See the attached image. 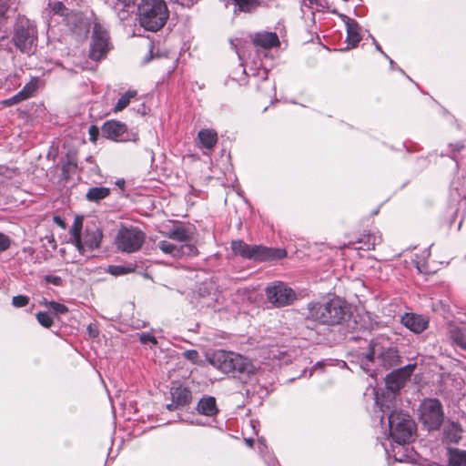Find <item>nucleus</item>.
Wrapping results in <instances>:
<instances>
[{"mask_svg": "<svg viewBox=\"0 0 466 466\" xmlns=\"http://www.w3.org/2000/svg\"><path fill=\"white\" fill-rule=\"evenodd\" d=\"M208 362L217 370L225 374L253 375L256 367L248 358L233 351L217 350L213 352Z\"/></svg>", "mask_w": 466, "mask_h": 466, "instance_id": "obj_1", "label": "nucleus"}, {"mask_svg": "<svg viewBox=\"0 0 466 466\" xmlns=\"http://www.w3.org/2000/svg\"><path fill=\"white\" fill-rule=\"evenodd\" d=\"M83 228V217L76 216L69 230L71 242L75 245L81 255L93 251L100 247L103 232L96 222L86 224L84 234H81Z\"/></svg>", "mask_w": 466, "mask_h": 466, "instance_id": "obj_2", "label": "nucleus"}, {"mask_svg": "<svg viewBox=\"0 0 466 466\" xmlns=\"http://www.w3.org/2000/svg\"><path fill=\"white\" fill-rule=\"evenodd\" d=\"M414 368L415 365H407L392 371L386 377L387 391L382 393L381 396L376 392V403L380 406V410L384 414L390 412L391 409L396 408V392L400 390L410 379Z\"/></svg>", "mask_w": 466, "mask_h": 466, "instance_id": "obj_3", "label": "nucleus"}, {"mask_svg": "<svg viewBox=\"0 0 466 466\" xmlns=\"http://www.w3.org/2000/svg\"><path fill=\"white\" fill-rule=\"evenodd\" d=\"M169 16L164 0H142L138 5V20L142 27L156 32L161 29Z\"/></svg>", "mask_w": 466, "mask_h": 466, "instance_id": "obj_4", "label": "nucleus"}, {"mask_svg": "<svg viewBox=\"0 0 466 466\" xmlns=\"http://www.w3.org/2000/svg\"><path fill=\"white\" fill-rule=\"evenodd\" d=\"M309 317L321 324H339L346 315V305L339 298L325 302H311L308 306Z\"/></svg>", "mask_w": 466, "mask_h": 466, "instance_id": "obj_5", "label": "nucleus"}, {"mask_svg": "<svg viewBox=\"0 0 466 466\" xmlns=\"http://www.w3.org/2000/svg\"><path fill=\"white\" fill-rule=\"evenodd\" d=\"M389 415L390 434L399 444L410 442L415 431V423L410 416L391 409Z\"/></svg>", "mask_w": 466, "mask_h": 466, "instance_id": "obj_6", "label": "nucleus"}, {"mask_svg": "<svg viewBox=\"0 0 466 466\" xmlns=\"http://www.w3.org/2000/svg\"><path fill=\"white\" fill-rule=\"evenodd\" d=\"M390 344L387 338H376L370 344V351L366 354V360L373 362L376 358L385 369L397 366L400 363V356L397 349Z\"/></svg>", "mask_w": 466, "mask_h": 466, "instance_id": "obj_7", "label": "nucleus"}, {"mask_svg": "<svg viewBox=\"0 0 466 466\" xmlns=\"http://www.w3.org/2000/svg\"><path fill=\"white\" fill-rule=\"evenodd\" d=\"M231 248L235 255L255 260L276 259L286 256L284 249H274L257 245L250 246L241 240L232 241Z\"/></svg>", "mask_w": 466, "mask_h": 466, "instance_id": "obj_8", "label": "nucleus"}, {"mask_svg": "<svg viewBox=\"0 0 466 466\" xmlns=\"http://www.w3.org/2000/svg\"><path fill=\"white\" fill-rule=\"evenodd\" d=\"M145 238V234L137 228H122L116 235L115 245L122 252L133 253L140 249Z\"/></svg>", "mask_w": 466, "mask_h": 466, "instance_id": "obj_9", "label": "nucleus"}, {"mask_svg": "<svg viewBox=\"0 0 466 466\" xmlns=\"http://www.w3.org/2000/svg\"><path fill=\"white\" fill-rule=\"evenodd\" d=\"M420 420L429 430H436L443 420V411L440 400L428 399L420 405Z\"/></svg>", "mask_w": 466, "mask_h": 466, "instance_id": "obj_10", "label": "nucleus"}, {"mask_svg": "<svg viewBox=\"0 0 466 466\" xmlns=\"http://www.w3.org/2000/svg\"><path fill=\"white\" fill-rule=\"evenodd\" d=\"M267 299L276 308L291 305L297 299L296 292L283 282H275L266 289Z\"/></svg>", "mask_w": 466, "mask_h": 466, "instance_id": "obj_11", "label": "nucleus"}, {"mask_svg": "<svg viewBox=\"0 0 466 466\" xmlns=\"http://www.w3.org/2000/svg\"><path fill=\"white\" fill-rule=\"evenodd\" d=\"M36 40V31L28 21L21 22L15 27L13 41L22 52H30Z\"/></svg>", "mask_w": 466, "mask_h": 466, "instance_id": "obj_12", "label": "nucleus"}, {"mask_svg": "<svg viewBox=\"0 0 466 466\" xmlns=\"http://www.w3.org/2000/svg\"><path fill=\"white\" fill-rule=\"evenodd\" d=\"M108 50L107 32L100 25L96 24L93 29L89 56L91 59L98 61L105 57Z\"/></svg>", "mask_w": 466, "mask_h": 466, "instance_id": "obj_13", "label": "nucleus"}, {"mask_svg": "<svg viewBox=\"0 0 466 466\" xmlns=\"http://www.w3.org/2000/svg\"><path fill=\"white\" fill-rule=\"evenodd\" d=\"M157 247L167 255L172 258H182L184 256L193 257L198 254V249L193 244L172 243L169 240H161Z\"/></svg>", "mask_w": 466, "mask_h": 466, "instance_id": "obj_14", "label": "nucleus"}, {"mask_svg": "<svg viewBox=\"0 0 466 466\" xmlns=\"http://www.w3.org/2000/svg\"><path fill=\"white\" fill-rule=\"evenodd\" d=\"M127 130V126L124 123L116 120L106 121L101 127L103 136L114 141L124 140Z\"/></svg>", "mask_w": 466, "mask_h": 466, "instance_id": "obj_15", "label": "nucleus"}, {"mask_svg": "<svg viewBox=\"0 0 466 466\" xmlns=\"http://www.w3.org/2000/svg\"><path fill=\"white\" fill-rule=\"evenodd\" d=\"M401 323L415 333L422 332L428 327V320L424 317L416 314L406 313L401 318Z\"/></svg>", "mask_w": 466, "mask_h": 466, "instance_id": "obj_16", "label": "nucleus"}, {"mask_svg": "<svg viewBox=\"0 0 466 466\" xmlns=\"http://www.w3.org/2000/svg\"><path fill=\"white\" fill-rule=\"evenodd\" d=\"M165 235L172 239L177 242L178 245L180 244H190L189 242L193 238L192 231L186 227L177 226L174 228L169 229L167 232L165 233Z\"/></svg>", "mask_w": 466, "mask_h": 466, "instance_id": "obj_17", "label": "nucleus"}, {"mask_svg": "<svg viewBox=\"0 0 466 466\" xmlns=\"http://www.w3.org/2000/svg\"><path fill=\"white\" fill-rule=\"evenodd\" d=\"M254 44L265 49L277 46L279 44L278 35L275 33H260L256 35Z\"/></svg>", "mask_w": 466, "mask_h": 466, "instance_id": "obj_18", "label": "nucleus"}, {"mask_svg": "<svg viewBox=\"0 0 466 466\" xmlns=\"http://www.w3.org/2000/svg\"><path fill=\"white\" fill-rule=\"evenodd\" d=\"M198 137L201 144V147L208 150H211L218 142L217 132L209 128L200 130L198 132Z\"/></svg>", "mask_w": 466, "mask_h": 466, "instance_id": "obj_19", "label": "nucleus"}, {"mask_svg": "<svg viewBox=\"0 0 466 466\" xmlns=\"http://www.w3.org/2000/svg\"><path fill=\"white\" fill-rule=\"evenodd\" d=\"M172 400L176 406H186L191 401V392L183 387L173 388L171 390Z\"/></svg>", "mask_w": 466, "mask_h": 466, "instance_id": "obj_20", "label": "nucleus"}, {"mask_svg": "<svg viewBox=\"0 0 466 466\" xmlns=\"http://www.w3.org/2000/svg\"><path fill=\"white\" fill-rule=\"evenodd\" d=\"M199 413L206 416H213L218 412L216 400L213 397L202 398L198 404Z\"/></svg>", "mask_w": 466, "mask_h": 466, "instance_id": "obj_21", "label": "nucleus"}, {"mask_svg": "<svg viewBox=\"0 0 466 466\" xmlns=\"http://www.w3.org/2000/svg\"><path fill=\"white\" fill-rule=\"evenodd\" d=\"M346 25L348 44L351 47H354L360 41V27L358 24L351 19H348Z\"/></svg>", "mask_w": 466, "mask_h": 466, "instance_id": "obj_22", "label": "nucleus"}, {"mask_svg": "<svg viewBox=\"0 0 466 466\" xmlns=\"http://www.w3.org/2000/svg\"><path fill=\"white\" fill-rule=\"evenodd\" d=\"M110 194V188L106 187H94L88 189L86 198L90 202H98Z\"/></svg>", "mask_w": 466, "mask_h": 466, "instance_id": "obj_23", "label": "nucleus"}, {"mask_svg": "<svg viewBox=\"0 0 466 466\" xmlns=\"http://www.w3.org/2000/svg\"><path fill=\"white\" fill-rule=\"evenodd\" d=\"M452 341L461 350H466V325L463 328H452L450 330Z\"/></svg>", "mask_w": 466, "mask_h": 466, "instance_id": "obj_24", "label": "nucleus"}, {"mask_svg": "<svg viewBox=\"0 0 466 466\" xmlns=\"http://www.w3.org/2000/svg\"><path fill=\"white\" fill-rule=\"evenodd\" d=\"M136 90H128L125 94L121 96V97L117 100L114 111L120 112L125 109L130 103V100L137 96Z\"/></svg>", "mask_w": 466, "mask_h": 466, "instance_id": "obj_25", "label": "nucleus"}, {"mask_svg": "<svg viewBox=\"0 0 466 466\" xmlns=\"http://www.w3.org/2000/svg\"><path fill=\"white\" fill-rule=\"evenodd\" d=\"M450 462L454 466L466 465V451L451 450Z\"/></svg>", "mask_w": 466, "mask_h": 466, "instance_id": "obj_26", "label": "nucleus"}, {"mask_svg": "<svg viewBox=\"0 0 466 466\" xmlns=\"http://www.w3.org/2000/svg\"><path fill=\"white\" fill-rule=\"evenodd\" d=\"M238 10L241 12H251L259 5V0H234Z\"/></svg>", "mask_w": 466, "mask_h": 466, "instance_id": "obj_27", "label": "nucleus"}, {"mask_svg": "<svg viewBox=\"0 0 466 466\" xmlns=\"http://www.w3.org/2000/svg\"><path fill=\"white\" fill-rule=\"evenodd\" d=\"M381 241L380 236H376L374 234L365 235L360 240V243H363V247L366 249L374 248L377 244H380Z\"/></svg>", "mask_w": 466, "mask_h": 466, "instance_id": "obj_28", "label": "nucleus"}, {"mask_svg": "<svg viewBox=\"0 0 466 466\" xmlns=\"http://www.w3.org/2000/svg\"><path fill=\"white\" fill-rule=\"evenodd\" d=\"M37 84H38V79L37 78H33L30 80V82H28L25 86L24 88L19 91V94H22V99L25 100L27 98H29L33 93L36 90L37 88Z\"/></svg>", "mask_w": 466, "mask_h": 466, "instance_id": "obj_29", "label": "nucleus"}, {"mask_svg": "<svg viewBox=\"0 0 466 466\" xmlns=\"http://www.w3.org/2000/svg\"><path fill=\"white\" fill-rule=\"evenodd\" d=\"M461 430L457 424H452L451 429L446 431V438L453 442H458L461 439Z\"/></svg>", "mask_w": 466, "mask_h": 466, "instance_id": "obj_30", "label": "nucleus"}, {"mask_svg": "<svg viewBox=\"0 0 466 466\" xmlns=\"http://www.w3.org/2000/svg\"><path fill=\"white\" fill-rule=\"evenodd\" d=\"M133 270L130 267H124V266H109L108 267V272L111 275L114 276H121L127 274Z\"/></svg>", "mask_w": 466, "mask_h": 466, "instance_id": "obj_31", "label": "nucleus"}, {"mask_svg": "<svg viewBox=\"0 0 466 466\" xmlns=\"http://www.w3.org/2000/svg\"><path fill=\"white\" fill-rule=\"evenodd\" d=\"M36 319L45 328H50L53 324V319L46 312H38L36 314Z\"/></svg>", "mask_w": 466, "mask_h": 466, "instance_id": "obj_32", "label": "nucleus"}, {"mask_svg": "<svg viewBox=\"0 0 466 466\" xmlns=\"http://www.w3.org/2000/svg\"><path fill=\"white\" fill-rule=\"evenodd\" d=\"M46 304L56 314H65L68 311L67 308L64 304H60L56 301H50Z\"/></svg>", "mask_w": 466, "mask_h": 466, "instance_id": "obj_33", "label": "nucleus"}, {"mask_svg": "<svg viewBox=\"0 0 466 466\" xmlns=\"http://www.w3.org/2000/svg\"><path fill=\"white\" fill-rule=\"evenodd\" d=\"M182 355L185 359L188 360L189 361H191L194 364L198 363V361H199V354L195 350H186L182 353Z\"/></svg>", "mask_w": 466, "mask_h": 466, "instance_id": "obj_34", "label": "nucleus"}, {"mask_svg": "<svg viewBox=\"0 0 466 466\" xmlns=\"http://www.w3.org/2000/svg\"><path fill=\"white\" fill-rule=\"evenodd\" d=\"M29 299L24 295L15 296L12 299V303L16 308L25 307L28 304Z\"/></svg>", "mask_w": 466, "mask_h": 466, "instance_id": "obj_35", "label": "nucleus"}, {"mask_svg": "<svg viewBox=\"0 0 466 466\" xmlns=\"http://www.w3.org/2000/svg\"><path fill=\"white\" fill-rule=\"evenodd\" d=\"M11 245V239L8 236L0 232V253L9 248Z\"/></svg>", "mask_w": 466, "mask_h": 466, "instance_id": "obj_36", "label": "nucleus"}, {"mask_svg": "<svg viewBox=\"0 0 466 466\" xmlns=\"http://www.w3.org/2000/svg\"><path fill=\"white\" fill-rule=\"evenodd\" d=\"M22 94H19V92L13 96L12 97L8 98V99H5L3 101V104L6 106H14L19 102H22L24 101V99H22Z\"/></svg>", "mask_w": 466, "mask_h": 466, "instance_id": "obj_37", "label": "nucleus"}, {"mask_svg": "<svg viewBox=\"0 0 466 466\" xmlns=\"http://www.w3.org/2000/svg\"><path fill=\"white\" fill-rule=\"evenodd\" d=\"M139 339L142 344L152 343L153 345H156L157 343V339L149 333H142Z\"/></svg>", "mask_w": 466, "mask_h": 466, "instance_id": "obj_38", "label": "nucleus"}, {"mask_svg": "<svg viewBox=\"0 0 466 466\" xmlns=\"http://www.w3.org/2000/svg\"><path fill=\"white\" fill-rule=\"evenodd\" d=\"M45 280L47 282V283H51L55 286H60L62 284V279L58 276H54V275H46L45 277Z\"/></svg>", "mask_w": 466, "mask_h": 466, "instance_id": "obj_39", "label": "nucleus"}, {"mask_svg": "<svg viewBox=\"0 0 466 466\" xmlns=\"http://www.w3.org/2000/svg\"><path fill=\"white\" fill-rule=\"evenodd\" d=\"M88 134L90 137V140L95 143L97 140L99 135L98 127L96 126H90L88 128Z\"/></svg>", "mask_w": 466, "mask_h": 466, "instance_id": "obj_40", "label": "nucleus"}, {"mask_svg": "<svg viewBox=\"0 0 466 466\" xmlns=\"http://www.w3.org/2000/svg\"><path fill=\"white\" fill-rule=\"evenodd\" d=\"M54 10L56 13H60L62 15H67L68 14L65 13L64 10H67V8L65 7V4L64 3H57L55 7H54Z\"/></svg>", "mask_w": 466, "mask_h": 466, "instance_id": "obj_41", "label": "nucleus"}, {"mask_svg": "<svg viewBox=\"0 0 466 466\" xmlns=\"http://www.w3.org/2000/svg\"><path fill=\"white\" fill-rule=\"evenodd\" d=\"M117 4L123 5L124 7H129L134 5L137 0H116Z\"/></svg>", "mask_w": 466, "mask_h": 466, "instance_id": "obj_42", "label": "nucleus"}, {"mask_svg": "<svg viewBox=\"0 0 466 466\" xmlns=\"http://www.w3.org/2000/svg\"><path fill=\"white\" fill-rule=\"evenodd\" d=\"M53 220L61 228H66V223H65V221L59 216H55L53 218Z\"/></svg>", "mask_w": 466, "mask_h": 466, "instance_id": "obj_43", "label": "nucleus"}, {"mask_svg": "<svg viewBox=\"0 0 466 466\" xmlns=\"http://www.w3.org/2000/svg\"><path fill=\"white\" fill-rule=\"evenodd\" d=\"M116 185L121 188L122 190L124 189V187H125V180L124 179H117L116 181Z\"/></svg>", "mask_w": 466, "mask_h": 466, "instance_id": "obj_44", "label": "nucleus"}, {"mask_svg": "<svg viewBox=\"0 0 466 466\" xmlns=\"http://www.w3.org/2000/svg\"><path fill=\"white\" fill-rule=\"evenodd\" d=\"M178 407L179 406H176V403H174L173 400H172V402L170 404L167 405V409L169 410H176Z\"/></svg>", "mask_w": 466, "mask_h": 466, "instance_id": "obj_45", "label": "nucleus"}, {"mask_svg": "<svg viewBox=\"0 0 466 466\" xmlns=\"http://www.w3.org/2000/svg\"><path fill=\"white\" fill-rule=\"evenodd\" d=\"M248 446L252 447L254 441L252 439H246L245 440Z\"/></svg>", "mask_w": 466, "mask_h": 466, "instance_id": "obj_46", "label": "nucleus"}, {"mask_svg": "<svg viewBox=\"0 0 466 466\" xmlns=\"http://www.w3.org/2000/svg\"><path fill=\"white\" fill-rule=\"evenodd\" d=\"M5 11L0 7V18L4 15Z\"/></svg>", "mask_w": 466, "mask_h": 466, "instance_id": "obj_47", "label": "nucleus"}, {"mask_svg": "<svg viewBox=\"0 0 466 466\" xmlns=\"http://www.w3.org/2000/svg\"><path fill=\"white\" fill-rule=\"evenodd\" d=\"M309 2V5H312L316 2V0H307Z\"/></svg>", "mask_w": 466, "mask_h": 466, "instance_id": "obj_48", "label": "nucleus"}, {"mask_svg": "<svg viewBox=\"0 0 466 466\" xmlns=\"http://www.w3.org/2000/svg\"><path fill=\"white\" fill-rule=\"evenodd\" d=\"M376 48H377L378 50H380V46H379V45H377V46H376Z\"/></svg>", "mask_w": 466, "mask_h": 466, "instance_id": "obj_49", "label": "nucleus"}]
</instances>
